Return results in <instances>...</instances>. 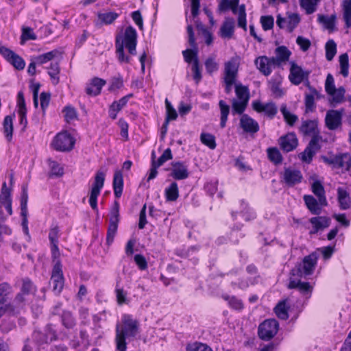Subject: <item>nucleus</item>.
<instances>
[{
    "instance_id": "nucleus-52",
    "label": "nucleus",
    "mask_w": 351,
    "mask_h": 351,
    "mask_svg": "<svg viewBox=\"0 0 351 351\" xmlns=\"http://www.w3.org/2000/svg\"><path fill=\"white\" fill-rule=\"evenodd\" d=\"M48 164L51 169V175L60 177L64 174V169L57 162L51 159L48 160Z\"/></svg>"
},
{
    "instance_id": "nucleus-17",
    "label": "nucleus",
    "mask_w": 351,
    "mask_h": 351,
    "mask_svg": "<svg viewBox=\"0 0 351 351\" xmlns=\"http://www.w3.org/2000/svg\"><path fill=\"white\" fill-rule=\"evenodd\" d=\"M282 178L287 185L293 186L300 184L303 179V176L300 170L289 167L285 169Z\"/></svg>"
},
{
    "instance_id": "nucleus-30",
    "label": "nucleus",
    "mask_w": 351,
    "mask_h": 351,
    "mask_svg": "<svg viewBox=\"0 0 351 351\" xmlns=\"http://www.w3.org/2000/svg\"><path fill=\"white\" fill-rule=\"evenodd\" d=\"M112 184L114 195L117 198H119L122 195L123 188V174L121 171H115Z\"/></svg>"
},
{
    "instance_id": "nucleus-51",
    "label": "nucleus",
    "mask_w": 351,
    "mask_h": 351,
    "mask_svg": "<svg viewBox=\"0 0 351 351\" xmlns=\"http://www.w3.org/2000/svg\"><path fill=\"white\" fill-rule=\"evenodd\" d=\"M200 141L210 149H214L216 147L215 138L211 134L202 133L200 135Z\"/></svg>"
},
{
    "instance_id": "nucleus-55",
    "label": "nucleus",
    "mask_w": 351,
    "mask_h": 351,
    "mask_svg": "<svg viewBox=\"0 0 351 351\" xmlns=\"http://www.w3.org/2000/svg\"><path fill=\"white\" fill-rule=\"evenodd\" d=\"M205 68L206 72L211 75L219 69L218 63L215 61V57H209L205 61Z\"/></svg>"
},
{
    "instance_id": "nucleus-11",
    "label": "nucleus",
    "mask_w": 351,
    "mask_h": 351,
    "mask_svg": "<svg viewBox=\"0 0 351 351\" xmlns=\"http://www.w3.org/2000/svg\"><path fill=\"white\" fill-rule=\"evenodd\" d=\"M344 109L329 110L325 117V124L330 130H335L340 128L342 124V117Z\"/></svg>"
},
{
    "instance_id": "nucleus-58",
    "label": "nucleus",
    "mask_w": 351,
    "mask_h": 351,
    "mask_svg": "<svg viewBox=\"0 0 351 351\" xmlns=\"http://www.w3.org/2000/svg\"><path fill=\"white\" fill-rule=\"evenodd\" d=\"M192 48V49H186L182 51L184 60L188 63L193 62L195 58H198L197 46L195 45V47Z\"/></svg>"
},
{
    "instance_id": "nucleus-20",
    "label": "nucleus",
    "mask_w": 351,
    "mask_h": 351,
    "mask_svg": "<svg viewBox=\"0 0 351 351\" xmlns=\"http://www.w3.org/2000/svg\"><path fill=\"white\" fill-rule=\"evenodd\" d=\"M171 176L175 180H185L189 176L187 165L183 162H173L171 163Z\"/></svg>"
},
{
    "instance_id": "nucleus-53",
    "label": "nucleus",
    "mask_w": 351,
    "mask_h": 351,
    "mask_svg": "<svg viewBox=\"0 0 351 351\" xmlns=\"http://www.w3.org/2000/svg\"><path fill=\"white\" fill-rule=\"evenodd\" d=\"M280 111L283 115L285 120L289 125L293 126L295 124V123L298 121V117L295 114L291 113L287 109L286 106H282L280 108Z\"/></svg>"
},
{
    "instance_id": "nucleus-43",
    "label": "nucleus",
    "mask_w": 351,
    "mask_h": 351,
    "mask_svg": "<svg viewBox=\"0 0 351 351\" xmlns=\"http://www.w3.org/2000/svg\"><path fill=\"white\" fill-rule=\"evenodd\" d=\"M235 93L238 100L249 101L250 94L247 86L242 85L241 83L236 84Z\"/></svg>"
},
{
    "instance_id": "nucleus-47",
    "label": "nucleus",
    "mask_w": 351,
    "mask_h": 351,
    "mask_svg": "<svg viewBox=\"0 0 351 351\" xmlns=\"http://www.w3.org/2000/svg\"><path fill=\"white\" fill-rule=\"evenodd\" d=\"M336 16L331 15L330 16L325 15H319L318 21L322 23L328 29H333L335 25Z\"/></svg>"
},
{
    "instance_id": "nucleus-14",
    "label": "nucleus",
    "mask_w": 351,
    "mask_h": 351,
    "mask_svg": "<svg viewBox=\"0 0 351 351\" xmlns=\"http://www.w3.org/2000/svg\"><path fill=\"white\" fill-rule=\"evenodd\" d=\"M0 53L13 66L18 70H23L25 66L23 59L15 53L11 49L5 47H0Z\"/></svg>"
},
{
    "instance_id": "nucleus-63",
    "label": "nucleus",
    "mask_w": 351,
    "mask_h": 351,
    "mask_svg": "<svg viewBox=\"0 0 351 351\" xmlns=\"http://www.w3.org/2000/svg\"><path fill=\"white\" fill-rule=\"evenodd\" d=\"M64 112L66 122H70L77 118V112L74 108L70 106L65 107Z\"/></svg>"
},
{
    "instance_id": "nucleus-49",
    "label": "nucleus",
    "mask_w": 351,
    "mask_h": 351,
    "mask_svg": "<svg viewBox=\"0 0 351 351\" xmlns=\"http://www.w3.org/2000/svg\"><path fill=\"white\" fill-rule=\"evenodd\" d=\"M339 168H343L346 171L351 169V156L348 153L339 154Z\"/></svg>"
},
{
    "instance_id": "nucleus-2",
    "label": "nucleus",
    "mask_w": 351,
    "mask_h": 351,
    "mask_svg": "<svg viewBox=\"0 0 351 351\" xmlns=\"http://www.w3.org/2000/svg\"><path fill=\"white\" fill-rule=\"evenodd\" d=\"M123 326L117 325L116 346L119 351H126L125 338L134 337L138 332V322L130 315H125L122 317Z\"/></svg>"
},
{
    "instance_id": "nucleus-38",
    "label": "nucleus",
    "mask_w": 351,
    "mask_h": 351,
    "mask_svg": "<svg viewBox=\"0 0 351 351\" xmlns=\"http://www.w3.org/2000/svg\"><path fill=\"white\" fill-rule=\"evenodd\" d=\"M47 69H48V74L50 76L53 84H58L60 81L59 74L60 71L59 63L58 62H52Z\"/></svg>"
},
{
    "instance_id": "nucleus-5",
    "label": "nucleus",
    "mask_w": 351,
    "mask_h": 351,
    "mask_svg": "<svg viewBox=\"0 0 351 351\" xmlns=\"http://www.w3.org/2000/svg\"><path fill=\"white\" fill-rule=\"evenodd\" d=\"M105 177L106 171L102 170L97 171L95 176L88 201L90 207L93 210L97 209V197L99 195L101 190L104 186Z\"/></svg>"
},
{
    "instance_id": "nucleus-27",
    "label": "nucleus",
    "mask_w": 351,
    "mask_h": 351,
    "mask_svg": "<svg viewBox=\"0 0 351 351\" xmlns=\"http://www.w3.org/2000/svg\"><path fill=\"white\" fill-rule=\"evenodd\" d=\"M234 32V20L232 18H226L219 29V35L223 38L230 39Z\"/></svg>"
},
{
    "instance_id": "nucleus-16",
    "label": "nucleus",
    "mask_w": 351,
    "mask_h": 351,
    "mask_svg": "<svg viewBox=\"0 0 351 351\" xmlns=\"http://www.w3.org/2000/svg\"><path fill=\"white\" fill-rule=\"evenodd\" d=\"M239 61L237 58H232L224 63L223 80H236L238 77Z\"/></svg>"
},
{
    "instance_id": "nucleus-26",
    "label": "nucleus",
    "mask_w": 351,
    "mask_h": 351,
    "mask_svg": "<svg viewBox=\"0 0 351 351\" xmlns=\"http://www.w3.org/2000/svg\"><path fill=\"white\" fill-rule=\"evenodd\" d=\"M310 222L313 226L311 234H316L318 231L328 228L330 223V219L327 217L319 216L311 218Z\"/></svg>"
},
{
    "instance_id": "nucleus-36",
    "label": "nucleus",
    "mask_w": 351,
    "mask_h": 351,
    "mask_svg": "<svg viewBox=\"0 0 351 351\" xmlns=\"http://www.w3.org/2000/svg\"><path fill=\"white\" fill-rule=\"evenodd\" d=\"M165 196L167 201L175 202L179 197V189L178 184L172 182L165 190Z\"/></svg>"
},
{
    "instance_id": "nucleus-3",
    "label": "nucleus",
    "mask_w": 351,
    "mask_h": 351,
    "mask_svg": "<svg viewBox=\"0 0 351 351\" xmlns=\"http://www.w3.org/2000/svg\"><path fill=\"white\" fill-rule=\"evenodd\" d=\"M230 8L233 14H237V25L242 28L245 32L247 31V20L245 5L242 4L237 8V1L221 0L218 9L220 12L225 11Z\"/></svg>"
},
{
    "instance_id": "nucleus-34",
    "label": "nucleus",
    "mask_w": 351,
    "mask_h": 351,
    "mask_svg": "<svg viewBox=\"0 0 351 351\" xmlns=\"http://www.w3.org/2000/svg\"><path fill=\"white\" fill-rule=\"evenodd\" d=\"M338 202L341 210H347L350 208L351 201L348 193L342 188L337 189Z\"/></svg>"
},
{
    "instance_id": "nucleus-46",
    "label": "nucleus",
    "mask_w": 351,
    "mask_h": 351,
    "mask_svg": "<svg viewBox=\"0 0 351 351\" xmlns=\"http://www.w3.org/2000/svg\"><path fill=\"white\" fill-rule=\"evenodd\" d=\"M269 159L276 165L282 161V157L280 151L276 147H269L267 150Z\"/></svg>"
},
{
    "instance_id": "nucleus-21",
    "label": "nucleus",
    "mask_w": 351,
    "mask_h": 351,
    "mask_svg": "<svg viewBox=\"0 0 351 351\" xmlns=\"http://www.w3.org/2000/svg\"><path fill=\"white\" fill-rule=\"evenodd\" d=\"M279 144L283 151L289 152L297 147L298 140L294 133H288L280 138Z\"/></svg>"
},
{
    "instance_id": "nucleus-48",
    "label": "nucleus",
    "mask_w": 351,
    "mask_h": 351,
    "mask_svg": "<svg viewBox=\"0 0 351 351\" xmlns=\"http://www.w3.org/2000/svg\"><path fill=\"white\" fill-rule=\"evenodd\" d=\"M287 28L289 32L293 31L300 21V18L298 14L293 13L286 17Z\"/></svg>"
},
{
    "instance_id": "nucleus-7",
    "label": "nucleus",
    "mask_w": 351,
    "mask_h": 351,
    "mask_svg": "<svg viewBox=\"0 0 351 351\" xmlns=\"http://www.w3.org/2000/svg\"><path fill=\"white\" fill-rule=\"evenodd\" d=\"M299 132L304 136H311V139H317V142L322 141L317 119L302 120Z\"/></svg>"
},
{
    "instance_id": "nucleus-18",
    "label": "nucleus",
    "mask_w": 351,
    "mask_h": 351,
    "mask_svg": "<svg viewBox=\"0 0 351 351\" xmlns=\"http://www.w3.org/2000/svg\"><path fill=\"white\" fill-rule=\"evenodd\" d=\"M252 107L256 112H263L271 119L274 117L278 112L277 107L273 102L263 104L259 100H254L252 102Z\"/></svg>"
},
{
    "instance_id": "nucleus-19",
    "label": "nucleus",
    "mask_w": 351,
    "mask_h": 351,
    "mask_svg": "<svg viewBox=\"0 0 351 351\" xmlns=\"http://www.w3.org/2000/svg\"><path fill=\"white\" fill-rule=\"evenodd\" d=\"M254 64L259 71L265 76H268L272 71V68L277 66L273 62L272 58H268L265 56L258 57Z\"/></svg>"
},
{
    "instance_id": "nucleus-31",
    "label": "nucleus",
    "mask_w": 351,
    "mask_h": 351,
    "mask_svg": "<svg viewBox=\"0 0 351 351\" xmlns=\"http://www.w3.org/2000/svg\"><path fill=\"white\" fill-rule=\"evenodd\" d=\"M289 289H297L302 293L308 294L312 291L313 287L311 286L309 282H302L300 280H289L288 285Z\"/></svg>"
},
{
    "instance_id": "nucleus-37",
    "label": "nucleus",
    "mask_w": 351,
    "mask_h": 351,
    "mask_svg": "<svg viewBox=\"0 0 351 351\" xmlns=\"http://www.w3.org/2000/svg\"><path fill=\"white\" fill-rule=\"evenodd\" d=\"M13 118L14 115H8L4 118L3 123V133L8 141H11L13 134Z\"/></svg>"
},
{
    "instance_id": "nucleus-41",
    "label": "nucleus",
    "mask_w": 351,
    "mask_h": 351,
    "mask_svg": "<svg viewBox=\"0 0 351 351\" xmlns=\"http://www.w3.org/2000/svg\"><path fill=\"white\" fill-rule=\"evenodd\" d=\"M220 108L221 117H220V126L221 128L226 127L228 117L230 112V107L223 100H220L219 102Z\"/></svg>"
},
{
    "instance_id": "nucleus-54",
    "label": "nucleus",
    "mask_w": 351,
    "mask_h": 351,
    "mask_svg": "<svg viewBox=\"0 0 351 351\" xmlns=\"http://www.w3.org/2000/svg\"><path fill=\"white\" fill-rule=\"evenodd\" d=\"M117 302L119 305L128 304V293L123 288L119 287L117 285L115 289Z\"/></svg>"
},
{
    "instance_id": "nucleus-6",
    "label": "nucleus",
    "mask_w": 351,
    "mask_h": 351,
    "mask_svg": "<svg viewBox=\"0 0 351 351\" xmlns=\"http://www.w3.org/2000/svg\"><path fill=\"white\" fill-rule=\"evenodd\" d=\"M74 138L67 132L58 133L53 138L51 145L60 152H69L75 145Z\"/></svg>"
},
{
    "instance_id": "nucleus-22",
    "label": "nucleus",
    "mask_w": 351,
    "mask_h": 351,
    "mask_svg": "<svg viewBox=\"0 0 351 351\" xmlns=\"http://www.w3.org/2000/svg\"><path fill=\"white\" fill-rule=\"evenodd\" d=\"M133 97V94H128L121 97L118 101H114L110 105L108 110L109 117L114 120L117 117V114L122 110L123 107L126 106L129 99Z\"/></svg>"
},
{
    "instance_id": "nucleus-15",
    "label": "nucleus",
    "mask_w": 351,
    "mask_h": 351,
    "mask_svg": "<svg viewBox=\"0 0 351 351\" xmlns=\"http://www.w3.org/2000/svg\"><path fill=\"white\" fill-rule=\"evenodd\" d=\"M2 207H4L9 216L12 215L11 190L7 187L6 182L2 185L0 194V216H3Z\"/></svg>"
},
{
    "instance_id": "nucleus-59",
    "label": "nucleus",
    "mask_w": 351,
    "mask_h": 351,
    "mask_svg": "<svg viewBox=\"0 0 351 351\" xmlns=\"http://www.w3.org/2000/svg\"><path fill=\"white\" fill-rule=\"evenodd\" d=\"M260 21L265 31L270 30L274 27V19L272 16H262Z\"/></svg>"
},
{
    "instance_id": "nucleus-23",
    "label": "nucleus",
    "mask_w": 351,
    "mask_h": 351,
    "mask_svg": "<svg viewBox=\"0 0 351 351\" xmlns=\"http://www.w3.org/2000/svg\"><path fill=\"white\" fill-rule=\"evenodd\" d=\"M240 126L247 133L254 134L259 130L258 122L246 114H242L240 119Z\"/></svg>"
},
{
    "instance_id": "nucleus-25",
    "label": "nucleus",
    "mask_w": 351,
    "mask_h": 351,
    "mask_svg": "<svg viewBox=\"0 0 351 351\" xmlns=\"http://www.w3.org/2000/svg\"><path fill=\"white\" fill-rule=\"evenodd\" d=\"M322 95L315 88L310 87V93H306L304 97V104L306 112H313L315 109V99L322 98Z\"/></svg>"
},
{
    "instance_id": "nucleus-10",
    "label": "nucleus",
    "mask_w": 351,
    "mask_h": 351,
    "mask_svg": "<svg viewBox=\"0 0 351 351\" xmlns=\"http://www.w3.org/2000/svg\"><path fill=\"white\" fill-rule=\"evenodd\" d=\"M318 255L316 252H313L309 255L305 256L301 264L298 265V274L302 276L311 275L317 265Z\"/></svg>"
},
{
    "instance_id": "nucleus-56",
    "label": "nucleus",
    "mask_w": 351,
    "mask_h": 351,
    "mask_svg": "<svg viewBox=\"0 0 351 351\" xmlns=\"http://www.w3.org/2000/svg\"><path fill=\"white\" fill-rule=\"evenodd\" d=\"M123 86V80L121 76L113 77L110 80L108 90L111 92H114L121 88Z\"/></svg>"
},
{
    "instance_id": "nucleus-40",
    "label": "nucleus",
    "mask_w": 351,
    "mask_h": 351,
    "mask_svg": "<svg viewBox=\"0 0 351 351\" xmlns=\"http://www.w3.org/2000/svg\"><path fill=\"white\" fill-rule=\"evenodd\" d=\"M321 0H300V4L307 14L315 12L317 10V5Z\"/></svg>"
},
{
    "instance_id": "nucleus-44",
    "label": "nucleus",
    "mask_w": 351,
    "mask_h": 351,
    "mask_svg": "<svg viewBox=\"0 0 351 351\" xmlns=\"http://www.w3.org/2000/svg\"><path fill=\"white\" fill-rule=\"evenodd\" d=\"M340 73L346 77L349 73V58L347 53H343L339 56Z\"/></svg>"
},
{
    "instance_id": "nucleus-39",
    "label": "nucleus",
    "mask_w": 351,
    "mask_h": 351,
    "mask_svg": "<svg viewBox=\"0 0 351 351\" xmlns=\"http://www.w3.org/2000/svg\"><path fill=\"white\" fill-rule=\"evenodd\" d=\"M343 18L346 27H351V0H343L341 3Z\"/></svg>"
},
{
    "instance_id": "nucleus-57",
    "label": "nucleus",
    "mask_w": 351,
    "mask_h": 351,
    "mask_svg": "<svg viewBox=\"0 0 351 351\" xmlns=\"http://www.w3.org/2000/svg\"><path fill=\"white\" fill-rule=\"evenodd\" d=\"M248 101L247 100H233L232 109L234 112L241 114L245 111Z\"/></svg>"
},
{
    "instance_id": "nucleus-33",
    "label": "nucleus",
    "mask_w": 351,
    "mask_h": 351,
    "mask_svg": "<svg viewBox=\"0 0 351 351\" xmlns=\"http://www.w3.org/2000/svg\"><path fill=\"white\" fill-rule=\"evenodd\" d=\"M304 200L308 209L312 214L319 215L321 213L322 208L319 205V202L314 197L306 195L304 196Z\"/></svg>"
},
{
    "instance_id": "nucleus-50",
    "label": "nucleus",
    "mask_w": 351,
    "mask_h": 351,
    "mask_svg": "<svg viewBox=\"0 0 351 351\" xmlns=\"http://www.w3.org/2000/svg\"><path fill=\"white\" fill-rule=\"evenodd\" d=\"M326 58L330 61L337 53V45L333 40H329L325 45Z\"/></svg>"
},
{
    "instance_id": "nucleus-29",
    "label": "nucleus",
    "mask_w": 351,
    "mask_h": 351,
    "mask_svg": "<svg viewBox=\"0 0 351 351\" xmlns=\"http://www.w3.org/2000/svg\"><path fill=\"white\" fill-rule=\"evenodd\" d=\"M291 53V51L286 47H278L276 49V57H272V60L277 66H280L282 63L289 60Z\"/></svg>"
},
{
    "instance_id": "nucleus-28",
    "label": "nucleus",
    "mask_w": 351,
    "mask_h": 351,
    "mask_svg": "<svg viewBox=\"0 0 351 351\" xmlns=\"http://www.w3.org/2000/svg\"><path fill=\"white\" fill-rule=\"evenodd\" d=\"M345 94L346 89L343 86H340L328 93V95L330 96L328 101L330 106L335 107L337 105L344 102L346 101Z\"/></svg>"
},
{
    "instance_id": "nucleus-8",
    "label": "nucleus",
    "mask_w": 351,
    "mask_h": 351,
    "mask_svg": "<svg viewBox=\"0 0 351 351\" xmlns=\"http://www.w3.org/2000/svg\"><path fill=\"white\" fill-rule=\"evenodd\" d=\"M278 327V323L276 319H266L258 326V337L263 340H269L276 335Z\"/></svg>"
},
{
    "instance_id": "nucleus-64",
    "label": "nucleus",
    "mask_w": 351,
    "mask_h": 351,
    "mask_svg": "<svg viewBox=\"0 0 351 351\" xmlns=\"http://www.w3.org/2000/svg\"><path fill=\"white\" fill-rule=\"evenodd\" d=\"M172 158L171 151L170 148H167L163 152V154L159 157L156 163L157 166L160 167L166 161Z\"/></svg>"
},
{
    "instance_id": "nucleus-32",
    "label": "nucleus",
    "mask_w": 351,
    "mask_h": 351,
    "mask_svg": "<svg viewBox=\"0 0 351 351\" xmlns=\"http://www.w3.org/2000/svg\"><path fill=\"white\" fill-rule=\"evenodd\" d=\"M312 191L318 197L320 206H326L327 200L325 196V191L319 181H315L312 184Z\"/></svg>"
},
{
    "instance_id": "nucleus-60",
    "label": "nucleus",
    "mask_w": 351,
    "mask_h": 351,
    "mask_svg": "<svg viewBox=\"0 0 351 351\" xmlns=\"http://www.w3.org/2000/svg\"><path fill=\"white\" fill-rule=\"evenodd\" d=\"M192 71L193 73V79L196 83H199L202 79L201 71L199 69V64L198 58H195L192 64Z\"/></svg>"
},
{
    "instance_id": "nucleus-42",
    "label": "nucleus",
    "mask_w": 351,
    "mask_h": 351,
    "mask_svg": "<svg viewBox=\"0 0 351 351\" xmlns=\"http://www.w3.org/2000/svg\"><path fill=\"white\" fill-rule=\"evenodd\" d=\"M27 201H28V193L27 186L23 185L22 186V191L21 195V216H25L27 215Z\"/></svg>"
},
{
    "instance_id": "nucleus-35",
    "label": "nucleus",
    "mask_w": 351,
    "mask_h": 351,
    "mask_svg": "<svg viewBox=\"0 0 351 351\" xmlns=\"http://www.w3.org/2000/svg\"><path fill=\"white\" fill-rule=\"evenodd\" d=\"M119 14L114 12H108L104 13H98L97 23L100 25H110L112 24L118 17Z\"/></svg>"
},
{
    "instance_id": "nucleus-12",
    "label": "nucleus",
    "mask_w": 351,
    "mask_h": 351,
    "mask_svg": "<svg viewBox=\"0 0 351 351\" xmlns=\"http://www.w3.org/2000/svg\"><path fill=\"white\" fill-rule=\"evenodd\" d=\"M289 79L294 85H299L304 80H308L310 72L304 71L294 62H291Z\"/></svg>"
},
{
    "instance_id": "nucleus-24",
    "label": "nucleus",
    "mask_w": 351,
    "mask_h": 351,
    "mask_svg": "<svg viewBox=\"0 0 351 351\" xmlns=\"http://www.w3.org/2000/svg\"><path fill=\"white\" fill-rule=\"evenodd\" d=\"M106 84V81L99 77L93 78L90 82L87 84L86 87V93L88 95L95 97L100 94L103 86Z\"/></svg>"
},
{
    "instance_id": "nucleus-13",
    "label": "nucleus",
    "mask_w": 351,
    "mask_h": 351,
    "mask_svg": "<svg viewBox=\"0 0 351 351\" xmlns=\"http://www.w3.org/2000/svg\"><path fill=\"white\" fill-rule=\"evenodd\" d=\"M321 147L320 142H317V139H311L304 150L298 155V157L302 162L310 164Z\"/></svg>"
},
{
    "instance_id": "nucleus-45",
    "label": "nucleus",
    "mask_w": 351,
    "mask_h": 351,
    "mask_svg": "<svg viewBox=\"0 0 351 351\" xmlns=\"http://www.w3.org/2000/svg\"><path fill=\"white\" fill-rule=\"evenodd\" d=\"M186 351H213L208 345L198 342L189 343L186 346Z\"/></svg>"
},
{
    "instance_id": "nucleus-62",
    "label": "nucleus",
    "mask_w": 351,
    "mask_h": 351,
    "mask_svg": "<svg viewBox=\"0 0 351 351\" xmlns=\"http://www.w3.org/2000/svg\"><path fill=\"white\" fill-rule=\"evenodd\" d=\"M60 230L57 226L51 227L49 233V239L51 244L58 243Z\"/></svg>"
},
{
    "instance_id": "nucleus-61",
    "label": "nucleus",
    "mask_w": 351,
    "mask_h": 351,
    "mask_svg": "<svg viewBox=\"0 0 351 351\" xmlns=\"http://www.w3.org/2000/svg\"><path fill=\"white\" fill-rule=\"evenodd\" d=\"M337 88L335 85V80L332 74L328 73L327 75L325 81V90L327 94L330 93L332 90H335Z\"/></svg>"
},
{
    "instance_id": "nucleus-9",
    "label": "nucleus",
    "mask_w": 351,
    "mask_h": 351,
    "mask_svg": "<svg viewBox=\"0 0 351 351\" xmlns=\"http://www.w3.org/2000/svg\"><path fill=\"white\" fill-rule=\"evenodd\" d=\"M50 283L52 285L53 291L56 294L62 291L64 287V277L60 261L56 262L53 265Z\"/></svg>"
},
{
    "instance_id": "nucleus-4",
    "label": "nucleus",
    "mask_w": 351,
    "mask_h": 351,
    "mask_svg": "<svg viewBox=\"0 0 351 351\" xmlns=\"http://www.w3.org/2000/svg\"><path fill=\"white\" fill-rule=\"evenodd\" d=\"M119 222V204L114 202L110 212L109 224L106 234V244L110 245L117 232L118 224Z\"/></svg>"
},
{
    "instance_id": "nucleus-1",
    "label": "nucleus",
    "mask_w": 351,
    "mask_h": 351,
    "mask_svg": "<svg viewBox=\"0 0 351 351\" xmlns=\"http://www.w3.org/2000/svg\"><path fill=\"white\" fill-rule=\"evenodd\" d=\"M136 31L132 26L126 27L123 34L117 36L115 40L116 53L120 63H129L131 60L130 56L125 55L124 47L128 49L131 55L136 54Z\"/></svg>"
}]
</instances>
